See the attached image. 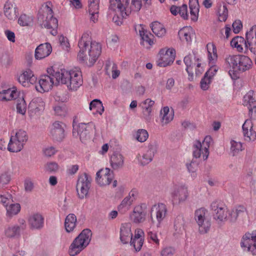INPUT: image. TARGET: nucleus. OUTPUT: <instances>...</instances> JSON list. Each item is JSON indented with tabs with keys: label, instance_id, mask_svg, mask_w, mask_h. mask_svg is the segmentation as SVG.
Masks as SVG:
<instances>
[{
	"label": "nucleus",
	"instance_id": "nucleus-52",
	"mask_svg": "<svg viewBox=\"0 0 256 256\" xmlns=\"http://www.w3.org/2000/svg\"><path fill=\"white\" fill-rule=\"evenodd\" d=\"M32 22V18L26 14H22L18 20V24L22 26H28Z\"/></svg>",
	"mask_w": 256,
	"mask_h": 256
},
{
	"label": "nucleus",
	"instance_id": "nucleus-6",
	"mask_svg": "<svg viewBox=\"0 0 256 256\" xmlns=\"http://www.w3.org/2000/svg\"><path fill=\"white\" fill-rule=\"evenodd\" d=\"M91 236L90 230H84L70 244L68 250L70 255L76 256L86 248L90 241Z\"/></svg>",
	"mask_w": 256,
	"mask_h": 256
},
{
	"label": "nucleus",
	"instance_id": "nucleus-54",
	"mask_svg": "<svg viewBox=\"0 0 256 256\" xmlns=\"http://www.w3.org/2000/svg\"><path fill=\"white\" fill-rule=\"evenodd\" d=\"M26 104L24 98H20L18 100L16 104L17 112L22 115L24 114L26 112Z\"/></svg>",
	"mask_w": 256,
	"mask_h": 256
},
{
	"label": "nucleus",
	"instance_id": "nucleus-55",
	"mask_svg": "<svg viewBox=\"0 0 256 256\" xmlns=\"http://www.w3.org/2000/svg\"><path fill=\"white\" fill-rule=\"evenodd\" d=\"M146 214H140L132 212L130 216L132 221L136 224L142 222L146 219Z\"/></svg>",
	"mask_w": 256,
	"mask_h": 256
},
{
	"label": "nucleus",
	"instance_id": "nucleus-26",
	"mask_svg": "<svg viewBox=\"0 0 256 256\" xmlns=\"http://www.w3.org/2000/svg\"><path fill=\"white\" fill-rule=\"evenodd\" d=\"M144 234L140 228L135 230L134 236L130 240V245L132 246L136 252H139L144 244Z\"/></svg>",
	"mask_w": 256,
	"mask_h": 256
},
{
	"label": "nucleus",
	"instance_id": "nucleus-34",
	"mask_svg": "<svg viewBox=\"0 0 256 256\" xmlns=\"http://www.w3.org/2000/svg\"><path fill=\"white\" fill-rule=\"evenodd\" d=\"M230 45L232 48H236L239 52H242L244 48L246 50H250L247 40L242 36H236L233 38L230 42Z\"/></svg>",
	"mask_w": 256,
	"mask_h": 256
},
{
	"label": "nucleus",
	"instance_id": "nucleus-31",
	"mask_svg": "<svg viewBox=\"0 0 256 256\" xmlns=\"http://www.w3.org/2000/svg\"><path fill=\"white\" fill-rule=\"evenodd\" d=\"M254 94V92L250 90L243 98V104L248 107L249 114L252 115L253 113H256V100L253 98Z\"/></svg>",
	"mask_w": 256,
	"mask_h": 256
},
{
	"label": "nucleus",
	"instance_id": "nucleus-36",
	"mask_svg": "<svg viewBox=\"0 0 256 256\" xmlns=\"http://www.w3.org/2000/svg\"><path fill=\"white\" fill-rule=\"evenodd\" d=\"M110 164L114 170H118L122 168L124 164V158L118 152H114L110 158Z\"/></svg>",
	"mask_w": 256,
	"mask_h": 256
},
{
	"label": "nucleus",
	"instance_id": "nucleus-14",
	"mask_svg": "<svg viewBox=\"0 0 256 256\" xmlns=\"http://www.w3.org/2000/svg\"><path fill=\"white\" fill-rule=\"evenodd\" d=\"M170 196L173 204H178L185 202L189 196L188 186L185 184L174 186Z\"/></svg>",
	"mask_w": 256,
	"mask_h": 256
},
{
	"label": "nucleus",
	"instance_id": "nucleus-17",
	"mask_svg": "<svg viewBox=\"0 0 256 256\" xmlns=\"http://www.w3.org/2000/svg\"><path fill=\"white\" fill-rule=\"evenodd\" d=\"M168 209L166 204L158 203L154 205L150 210V217L152 220L155 217L157 221V226H159L167 216Z\"/></svg>",
	"mask_w": 256,
	"mask_h": 256
},
{
	"label": "nucleus",
	"instance_id": "nucleus-9",
	"mask_svg": "<svg viewBox=\"0 0 256 256\" xmlns=\"http://www.w3.org/2000/svg\"><path fill=\"white\" fill-rule=\"evenodd\" d=\"M184 62L186 66V70L188 74V78L190 81L194 80V68H195L196 75H200L204 72V66H202L201 59L194 56L192 60V56L190 54L184 57Z\"/></svg>",
	"mask_w": 256,
	"mask_h": 256
},
{
	"label": "nucleus",
	"instance_id": "nucleus-21",
	"mask_svg": "<svg viewBox=\"0 0 256 256\" xmlns=\"http://www.w3.org/2000/svg\"><path fill=\"white\" fill-rule=\"evenodd\" d=\"M54 75H42L41 76L38 80V84L36 86V90L40 92H48L50 90L54 84Z\"/></svg>",
	"mask_w": 256,
	"mask_h": 256
},
{
	"label": "nucleus",
	"instance_id": "nucleus-60",
	"mask_svg": "<svg viewBox=\"0 0 256 256\" xmlns=\"http://www.w3.org/2000/svg\"><path fill=\"white\" fill-rule=\"evenodd\" d=\"M59 42L62 48L68 51L70 48V44L68 38L63 36H61L59 38Z\"/></svg>",
	"mask_w": 256,
	"mask_h": 256
},
{
	"label": "nucleus",
	"instance_id": "nucleus-4",
	"mask_svg": "<svg viewBox=\"0 0 256 256\" xmlns=\"http://www.w3.org/2000/svg\"><path fill=\"white\" fill-rule=\"evenodd\" d=\"M51 6V2H48L42 6L38 12V21L42 27L52 29L50 34L56 36L57 34L58 20L53 16Z\"/></svg>",
	"mask_w": 256,
	"mask_h": 256
},
{
	"label": "nucleus",
	"instance_id": "nucleus-48",
	"mask_svg": "<svg viewBox=\"0 0 256 256\" xmlns=\"http://www.w3.org/2000/svg\"><path fill=\"white\" fill-rule=\"evenodd\" d=\"M230 152L232 156L238 154L240 152L244 150L242 144L240 142H236L234 140L230 141Z\"/></svg>",
	"mask_w": 256,
	"mask_h": 256
},
{
	"label": "nucleus",
	"instance_id": "nucleus-13",
	"mask_svg": "<svg viewBox=\"0 0 256 256\" xmlns=\"http://www.w3.org/2000/svg\"><path fill=\"white\" fill-rule=\"evenodd\" d=\"M92 180L91 176L86 173L79 176L76 184V192L80 198L83 199L88 195Z\"/></svg>",
	"mask_w": 256,
	"mask_h": 256
},
{
	"label": "nucleus",
	"instance_id": "nucleus-19",
	"mask_svg": "<svg viewBox=\"0 0 256 256\" xmlns=\"http://www.w3.org/2000/svg\"><path fill=\"white\" fill-rule=\"evenodd\" d=\"M160 58L157 61L158 66L160 67H166L171 64L176 57V51L173 48L161 50L159 52Z\"/></svg>",
	"mask_w": 256,
	"mask_h": 256
},
{
	"label": "nucleus",
	"instance_id": "nucleus-3",
	"mask_svg": "<svg viewBox=\"0 0 256 256\" xmlns=\"http://www.w3.org/2000/svg\"><path fill=\"white\" fill-rule=\"evenodd\" d=\"M54 78L58 84H65L71 90H76L83 84L82 72L78 68L61 69L54 72Z\"/></svg>",
	"mask_w": 256,
	"mask_h": 256
},
{
	"label": "nucleus",
	"instance_id": "nucleus-51",
	"mask_svg": "<svg viewBox=\"0 0 256 256\" xmlns=\"http://www.w3.org/2000/svg\"><path fill=\"white\" fill-rule=\"evenodd\" d=\"M184 224V220L182 216H177L174 222V228L176 232L178 234L182 232Z\"/></svg>",
	"mask_w": 256,
	"mask_h": 256
},
{
	"label": "nucleus",
	"instance_id": "nucleus-32",
	"mask_svg": "<svg viewBox=\"0 0 256 256\" xmlns=\"http://www.w3.org/2000/svg\"><path fill=\"white\" fill-rule=\"evenodd\" d=\"M28 222L31 228L38 230L44 226V218L41 214L36 213L29 217Z\"/></svg>",
	"mask_w": 256,
	"mask_h": 256
},
{
	"label": "nucleus",
	"instance_id": "nucleus-49",
	"mask_svg": "<svg viewBox=\"0 0 256 256\" xmlns=\"http://www.w3.org/2000/svg\"><path fill=\"white\" fill-rule=\"evenodd\" d=\"M20 230L18 225L10 226L5 230V234L7 237L13 238L20 234Z\"/></svg>",
	"mask_w": 256,
	"mask_h": 256
},
{
	"label": "nucleus",
	"instance_id": "nucleus-27",
	"mask_svg": "<svg viewBox=\"0 0 256 256\" xmlns=\"http://www.w3.org/2000/svg\"><path fill=\"white\" fill-rule=\"evenodd\" d=\"M132 224L130 222L122 224L120 228V238L124 244H128L132 236Z\"/></svg>",
	"mask_w": 256,
	"mask_h": 256
},
{
	"label": "nucleus",
	"instance_id": "nucleus-33",
	"mask_svg": "<svg viewBox=\"0 0 256 256\" xmlns=\"http://www.w3.org/2000/svg\"><path fill=\"white\" fill-rule=\"evenodd\" d=\"M154 154V150L150 148L142 154H138L136 159L140 164L144 166L152 161Z\"/></svg>",
	"mask_w": 256,
	"mask_h": 256
},
{
	"label": "nucleus",
	"instance_id": "nucleus-11",
	"mask_svg": "<svg viewBox=\"0 0 256 256\" xmlns=\"http://www.w3.org/2000/svg\"><path fill=\"white\" fill-rule=\"evenodd\" d=\"M240 246L244 251L256 255V230L247 232L242 236Z\"/></svg>",
	"mask_w": 256,
	"mask_h": 256
},
{
	"label": "nucleus",
	"instance_id": "nucleus-5",
	"mask_svg": "<svg viewBox=\"0 0 256 256\" xmlns=\"http://www.w3.org/2000/svg\"><path fill=\"white\" fill-rule=\"evenodd\" d=\"M149 4L150 0H142ZM142 6V0H112V8L122 12V16H128L132 11L138 12Z\"/></svg>",
	"mask_w": 256,
	"mask_h": 256
},
{
	"label": "nucleus",
	"instance_id": "nucleus-2",
	"mask_svg": "<svg viewBox=\"0 0 256 256\" xmlns=\"http://www.w3.org/2000/svg\"><path fill=\"white\" fill-rule=\"evenodd\" d=\"M224 66L231 78L236 80L239 72H246L252 68V62L249 57L244 55H228L224 59Z\"/></svg>",
	"mask_w": 256,
	"mask_h": 256
},
{
	"label": "nucleus",
	"instance_id": "nucleus-8",
	"mask_svg": "<svg viewBox=\"0 0 256 256\" xmlns=\"http://www.w3.org/2000/svg\"><path fill=\"white\" fill-rule=\"evenodd\" d=\"M28 138L26 131L19 130L13 131L11 134L10 140L8 145V149L10 152H20Z\"/></svg>",
	"mask_w": 256,
	"mask_h": 256
},
{
	"label": "nucleus",
	"instance_id": "nucleus-23",
	"mask_svg": "<svg viewBox=\"0 0 256 256\" xmlns=\"http://www.w3.org/2000/svg\"><path fill=\"white\" fill-rule=\"evenodd\" d=\"M45 103L42 98L37 97L33 98L28 106V114L31 118L38 116L44 110Z\"/></svg>",
	"mask_w": 256,
	"mask_h": 256
},
{
	"label": "nucleus",
	"instance_id": "nucleus-35",
	"mask_svg": "<svg viewBox=\"0 0 256 256\" xmlns=\"http://www.w3.org/2000/svg\"><path fill=\"white\" fill-rule=\"evenodd\" d=\"M20 94V92L16 88H8L0 92V100L8 101L16 98Z\"/></svg>",
	"mask_w": 256,
	"mask_h": 256
},
{
	"label": "nucleus",
	"instance_id": "nucleus-63",
	"mask_svg": "<svg viewBox=\"0 0 256 256\" xmlns=\"http://www.w3.org/2000/svg\"><path fill=\"white\" fill-rule=\"evenodd\" d=\"M209 65L210 66V68L208 69V70L206 72L205 74L212 79L213 76L218 72V67L217 66H216V64Z\"/></svg>",
	"mask_w": 256,
	"mask_h": 256
},
{
	"label": "nucleus",
	"instance_id": "nucleus-41",
	"mask_svg": "<svg viewBox=\"0 0 256 256\" xmlns=\"http://www.w3.org/2000/svg\"><path fill=\"white\" fill-rule=\"evenodd\" d=\"M189 7L192 20L196 22L198 19L200 11V6L198 0H190Z\"/></svg>",
	"mask_w": 256,
	"mask_h": 256
},
{
	"label": "nucleus",
	"instance_id": "nucleus-29",
	"mask_svg": "<svg viewBox=\"0 0 256 256\" xmlns=\"http://www.w3.org/2000/svg\"><path fill=\"white\" fill-rule=\"evenodd\" d=\"M246 38L249 44L250 50L256 54V24L252 26L246 32Z\"/></svg>",
	"mask_w": 256,
	"mask_h": 256
},
{
	"label": "nucleus",
	"instance_id": "nucleus-37",
	"mask_svg": "<svg viewBox=\"0 0 256 256\" xmlns=\"http://www.w3.org/2000/svg\"><path fill=\"white\" fill-rule=\"evenodd\" d=\"M135 30L136 32H138L144 44V42L150 46H152L154 42L152 40L153 36L146 30L142 25L136 26L135 27Z\"/></svg>",
	"mask_w": 256,
	"mask_h": 256
},
{
	"label": "nucleus",
	"instance_id": "nucleus-46",
	"mask_svg": "<svg viewBox=\"0 0 256 256\" xmlns=\"http://www.w3.org/2000/svg\"><path fill=\"white\" fill-rule=\"evenodd\" d=\"M218 16L220 22H225L228 16V10L226 5L222 2L218 4Z\"/></svg>",
	"mask_w": 256,
	"mask_h": 256
},
{
	"label": "nucleus",
	"instance_id": "nucleus-59",
	"mask_svg": "<svg viewBox=\"0 0 256 256\" xmlns=\"http://www.w3.org/2000/svg\"><path fill=\"white\" fill-rule=\"evenodd\" d=\"M59 168L58 164L56 162H49L46 165V170L50 172H55Z\"/></svg>",
	"mask_w": 256,
	"mask_h": 256
},
{
	"label": "nucleus",
	"instance_id": "nucleus-47",
	"mask_svg": "<svg viewBox=\"0 0 256 256\" xmlns=\"http://www.w3.org/2000/svg\"><path fill=\"white\" fill-rule=\"evenodd\" d=\"M109 8L110 10L115 12V14L112 18L113 22L117 26H120L122 23L123 18H126L128 16H123L120 12L112 9V0H110Z\"/></svg>",
	"mask_w": 256,
	"mask_h": 256
},
{
	"label": "nucleus",
	"instance_id": "nucleus-28",
	"mask_svg": "<svg viewBox=\"0 0 256 256\" xmlns=\"http://www.w3.org/2000/svg\"><path fill=\"white\" fill-rule=\"evenodd\" d=\"M50 44L46 42L39 45L35 50L34 56L36 60H42L48 56L52 52Z\"/></svg>",
	"mask_w": 256,
	"mask_h": 256
},
{
	"label": "nucleus",
	"instance_id": "nucleus-42",
	"mask_svg": "<svg viewBox=\"0 0 256 256\" xmlns=\"http://www.w3.org/2000/svg\"><path fill=\"white\" fill-rule=\"evenodd\" d=\"M77 219L76 216L73 214H68L65 219L64 227L68 232H72L76 225Z\"/></svg>",
	"mask_w": 256,
	"mask_h": 256
},
{
	"label": "nucleus",
	"instance_id": "nucleus-30",
	"mask_svg": "<svg viewBox=\"0 0 256 256\" xmlns=\"http://www.w3.org/2000/svg\"><path fill=\"white\" fill-rule=\"evenodd\" d=\"M4 16L10 20H16L18 14V10L16 4L10 2H6L4 8Z\"/></svg>",
	"mask_w": 256,
	"mask_h": 256
},
{
	"label": "nucleus",
	"instance_id": "nucleus-7",
	"mask_svg": "<svg viewBox=\"0 0 256 256\" xmlns=\"http://www.w3.org/2000/svg\"><path fill=\"white\" fill-rule=\"evenodd\" d=\"M212 142V138L210 136H206L202 142L196 140L192 147L193 156L203 160H206L210 154L209 148Z\"/></svg>",
	"mask_w": 256,
	"mask_h": 256
},
{
	"label": "nucleus",
	"instance_id": "nucleus-62",
	"mask_svg": "<svg viewBox=\"0 0 256 256\" xmlns=\"http://www.w3.org/2000/svg\"><path fill=\"white\" fill-rule=\"evenodd\" d=\"M58 152L56 148L54 146H48L43 149V153L46 156L50 157L54 155Z\"/></svg>",
	"mask_w": 256,
	"mask_h": 256
},
{
	"label": "nucleus",
	"instance_id": "nucleus-10",
	"mask_svg": "<svg viewBox=\"0 0 256 256\" xmlns=\"http://www.w3.org/2000/svg\"><path fill=\"white\" fill-rule=\"evenodd\" d=\"M207 212V210L204 208H200L194 212V220L198 226V230L201 234L207 233L210 228V222L206 216Z\"/></svg>",
	"mask_w": 256,
	"mask_h": 256
},
{
	"label": "nucleus",
	"instance_id": "nucleus-58",
	"mask_svg": "<svg viewBox=\"0 0 256 256\" xmlns=\"http://www.w3.org/2000/svg\"><path fill=\"white\" fill-rule=\"evenodd\" d=\"M212 78L204 74V78L200 81V88L204 90H208L210 84L212 82Z\"/></svg>",
	"mask_w": 256,
	"mask_h": 256
},
{
	"label": "nucleus",
	"instance_id": "nucleus-25",
	"mask_svg": "<svg viewBox=\"0 0 256 256\" xmlns=\"http://www.w3.org/2000/svg\"><path fill=\"white\" fill-rule=\"evenodd\" d=\"M244 140L247 142L254 141L256 139V132L253 129L251 120H245L242 126Z\"/></svg>",
	"mask_w": 256,
	"mask_h": 256
},
{
	"label": "nucleus",
	"instance_id": "nucleus-20",
	"mask_svg": "<svg viewBox=\"0 0 256 256\" xmlns=\"http://www.w3.org/2000/svg\"><path fill=\"white\" fill-rule=\"evenodd\" d=\"M96 180L100 186L109 185L114 180V176L112 171L108 168H102L96 174Z\"/></svg>",
	"mask_w": 256,
	"mask_h": 256
},
{
	"label": "nucleus",
	"instance_id": "nucleus-57",
	"mask_svg": "<svg viewBox=\"0 0 256 256\" xmlns=\"http://www.w3.org/2000/svg\"><path fill=\"white\" fill-rule=\"evenodd\" d=\"M99 0H88V12H94L99 11Z\"/></svg>",
	"mask_w": 256,
	"mask_h": 256
},
{
	"label": "nucleus",
	"instance_id": "nucleus-39",
	"mask_svg": "<svg viewBox=\"0 0 256 256\" xmlns=\"http://www.w3.org/2000/svg\"><path fill=\"white\" fill-rule=\"evenodd\" d=\"M208 59L209 64H216L218 60V54L216 46L213 43H208L206 45Z\"/></svg>",
	"mask_w": 256,
	"mask_h": 256
},
{
	"label": "nucleus",
	"instance_id": "nucleus-64",
	"mask_svg": "<svg viewBox=\"0 0 256 256\" xmlns=\"http://www.w3.org/2000/svg\"><path fill=\"white\" fill-rule=\"evenodd\" d=\"M148 238H150V240H152L150 242L156 244L157 246L160 245V240L158 238L156 233L153 232H148Z\"/></svg>",
	"mask_w": 256,
	"mask_h": 256
},
{
	"label": "nucleus",
	"instance_id": "nucleus-22",
	"mask_svg": "<svg viewBox=\"0 0 256 256\" xmlns=\"http://www.w3.org/2000/svg\"><path fill=\"white\" fill-rule=\"evenodd\" d=\"M95 131L96 126L92 122L86 124L82 122L78 124V134L82 142L90 138Z\"/></svg>",
	"mask_w": 256,
	"mask_h": 256
},
{
	"label": "nucleus",
	"instance_id": "nucleus-24",
	"mask_svg": "<svg viewBox=\"0 0 256 256\" xmlns=\"http://www.w3.org/2000/svg\"><path fill=\"white\" fill-rule=\"evenodd\" d=\"M154 104V101L150 98H147L142 102L140 104V106L142 109V118L146 122H149L152 120V112Z\"/></svg>",
	"mask_w": 256,
	"mask_h": 256
},
{
	"label": "nucleus",
	"instance_id": "nucleus-18",
	"mask_svg": "<svg viewBox=\"0 0 256 256\" xmlns=\"http://www.w3.org/2000/svg\"><path fill=\"white\" fill-rule=\"evenodd\" d=\"M65 124L60 121L54 122L50 127L49 135L55 141L60 142L64 138Z\"/></svg>",
	"mask_w": 256,
	"mask_h": 256
},
{
	"label": "nucleus",
	"instance_id": "nucleus-12",
	"mask_svg": "<svg viewBox=\"0 0 256 256\" xmlns=\"http://www.w3.org/2000/svg\"><path fill=\"white\" fill-rule=\"evenodd\" d=\"M210 207L214 218L218 224L224 222L228 220V210L226 204L218 202H214Z\"/></svg>",
	"mask_w": 256,
	"mask_h": 256
},
{
	"label": "nucleus",
	"instance_id": "nucleus-15",
	"mask_svg": "<svg viewBox=\"0 0 256 256\" xmlns=\"http://www.w3.org/2000/svg\"><path fill=\"white\" fill-rule=\"evenodd\" d=\"M138 196V190L135 188H132L118 206V211L122 214H124L129 210L132 205L137 199Z\"/></svg>",
	"mask_w": 256,
	"mask_h": 256
},
{
	"label": "nucleus",
	"instance_id": "nucleus-50",
	"mask_svg": "<svg viewBox=\"0 0 256 256\" xmlns=\"http://www.w3.org/2000/svg\"><path fill=\"white\" fill-rule=\"evenodd\" d=\"M7 215L10 216L17 214L20 210V206L19 204H12L6 207Z\"/></svg>",
	"mask_w": 256,
	"mask_h": 256
},
{
	"label": "nucleus",
	"instance_id": "nucleus-56",
	"mask_svg": "<svg viewBox=\"0 0 256 256\" xmlns=\"http://www.w3.org/2000/svg\"><path fill=\"white\" fill-rule=\"evenodd\" d=\"M11 201H12V196L8 192L0 193V202L2 204L4 207L7 206Z\"/></svg>",
	"mask_w": 256,
	"mask_h": 256
},
{
	"label": "nucleus",
	"instance_id": "nucleus-16",
	"mask_svg": "<svg viewBox=\"0 0 256 256\" xmlns=\"http://www.w3.org/2000/svg\"><path fill=\"white\" fill-rule=\"evenodd\" d=\"M16 80L24 87L29 88L36 83L37 78L31 70L26 69L16 75Z\"/></svg>",
	"mask_w": 256,
	"mask_h": 256
},
{
	"label": "nucleus",
	"instance_id": "nucleus-44",
	"mask_svg": "<svg viewBox=\"0 0 256 256\" xmlns=\"http://www.w3.org/2000/svg\"><path fill=\"white\" fill-rule=\"evenodd\" d=\"M89 108L93 110V114H98L102 115L104 112V107L102 102L98 99L92 100L90 104Z\"/></svg>",
	"mask_w": 256,
	"mask_h": 256
},
{
	"label": "nucleus",
	"instance_id": "nucleus-38",
	"mask_svg": "<svg viewBox=\"0 0 256 256\" xmlns=\"http://www.w3.org/2000/svg\"><path fill=\"white\" fill-rule=\"evenodd\" d=\"M194 34V30L191 26L184 27L178 32L180 40L182 41H186L188 43L192 42Z\"/></svg>",
	"mask_w": 256,
	"mask_h": 256
},
{
	"label": "nucleus",
	"instance_id": "nucleus-45",
	"mask_svg": "<svg viewBox=\"0 0 256 256\" xmlns=\"http://www.w3.org/2000/svg\"><path fill=\"white\" fill-rule=\"evenodd\" d=\"M106 70L108 74L111 71L112 78L114 79L118 78L120 74V71L118 69L117 65L112 62L108 61L106 62Z\"/></svg>",
	"mask_w": 256,
	"mask_h": 256
},
{
	"label": "nucleus",
	"instance_id": "nucleus-40",
	"mask_svg": "<svg viewBox=\"0 0 256 256\" xmlns=\"http://www.w3.org/2000/svg\"><path fill=\"white\" fill-rule=\"evenodd\" d=\"M160 116L162 126H164L173 120L174 114L172 110H170L168 106H165L160 110Z\"/></svg>",
	"mask_w": 256,
	"mask_h": 256
},
{
	"label": "nucleus",
	"instance_id": "nucleus-53",
	"mask_svg": "<svg viewBox=\"0 0 256 256\" xmlns=\"http://www.w3.org/2000/svg\"><path fill=\"white\" fill-rule=\"evenodd\" d=\"M148 137V134L146 130L144 129L138 130L136 132V138L138 141L143 142L146 140Z\"/></svg>",
	"mask_w": 256,
	"mask_h": 256
},
{
	"label": "nucleus",
	"instance_id": "nucleus-61",
	"mask_svg": "<svg viewBox=\"0 0 256 256\" xmlns=\"http://www.w3.org/2000/svg\"><path fill=\"white\" fill-rule=\"evenodd\" d=\"M175 252L174 248L170 246L163 248L160 251L161 256H168L173 255Z\"/></svg>",
	"mask_w": 256,
	"mask_h": 256
},
{
	"label": "nucleus",
	"instance_id": "nucleus-1",
	"mask_svg": "<svg viewBox=\"0 0 256 256\" xmlns=\"http://www.w3.org/2000/svg\"><path fill=\"white\" fill-rule=\"evenodd\" d=\"M80 48L78 58L81 62L88 60L91 64L96 61L102 52L101 44L95 41L92 40L90 32H84L82 34L78 42Z\"/></svg>",
	"mask_w": 256,
	"mask_h": 256
},
{
	"label": "nucleus",
	"instance_id": "nucleus-43",
	"mask_svg": "<svg viewBox=\"0 0 256 256\" xmlns=\"http://www.w3.org/2000/svg\"><path fill=\"white\" fill-rule=\"evenodd\" d=\"M151 29L156 36L159 38L164 36L166 34V29L161 23L154 22L151 24Z\"/></svg>",
	"mask_w": 256,
	"mask_h": 256
}]
</instances>
